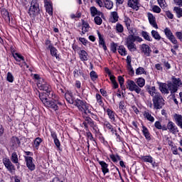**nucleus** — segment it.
<instances>
[{
	"label": "nucleus",
	"instance_id": "a18cd8bd",
	"mask_svg": "<svg viewBox=\"0 0 182 182\" xmlns=\"http://www.w3.org/2000/svg\"><path fill=\"white\" fill-rule=\"evenodd\" d=\"M104 126L108 129V130H110L112 133H114V129H113V126L110 124V122H105Z\"/></svg>",
	"mask_w": 182,
	"mask_h": 182
},
{
	"label": "nucleus",
	"instance_id": "bf43d9fd",
	"mask_svg": "<svg viewBox=\"0 0 182 182\" xmlns=\"http://www.w3.org/2000/svg\"><path fill=\"white\" fill-rule=\"evenodd\" d=\"M168 40L173 43V45H177L178 43V41H177V39L176 38V36H172Z\"/></svg>",
	"mask_w": 182,
	"mask_h": 182
},
{
	"label": "nucleus",
	"instance_id": "bb28decb",
	"mask_svg": "<svg viewBox=\"0 0 182 182\" xmlns=\"http://www.w3.org/2000/svg\"><path fill=\"white\" fill-rule=\"evenodd\" d=\"M96 99L100 106H101V107H103L104 110H106V108H105V103H103V97H102V95H100V94H96Z\"/></svg>",
	"mask_w": 182,
	"mask_h": 182
},
{
	"label": "nucleus",
	"instance_id": "a19ab883",
	"mask_svg": "<svg viewBox=\"0 0 182 182\" xmlns=\"http://www.w3.org/2000/svg\"><path fill=\"white\" fill-rule=\"evenodd\" d=\"M107 115L109 116V118L110 119V120H112V122H114V114H115L114 112H113L110 109H107Z\"/></svg>",
	"mask_w": 182,
	"mask_h": 182
},
{
	"label": "nucleus",
	"instance_id": "4468645a",
	"mask_svg": "<svg viewBox=\"0 0 182 182\" xmlns=\"http://www.w3.org/2000/svg\"><path fill=\"white\" fill-rule=\"evenodd\" d=\"M128 6L132 8V9H135V11H138L140 3H139V0H128Z\"/></svg>",
	"mask_w": 182,
	"mask_h": 182
},
{
	"label": "nucleus",
	"instance_id": "ddd939ff",
	"mask_svg": "<svg viewBox=\"0 0 182 182\" xmlns=\"http://www.w3.org/2000/svg\"><path fill=\"white\" fill-rule=\"evenodd\" d=\"M82 124L85 129H87L89 126H90V127H96V125H95V122H93V120H92V119L88 117H85V122L82 123Z\"/></svg>",
	"mask_w": 182,
	"mask_h": 182
},
{
	"label": "nucleus",
	"instance_id": "c85d7f7f",
	"mask_svg": "<svg viewBox=\"0 0 182 182\" xmlns=\"http://www.w3.org/2000/svg\"><path fill=\"white\" fill-rule=\"evenodd\" d=\"M148 92L149 93V95L151 96H152L153 97H156V96L157 95H160L159 92H157V91L156 90V87H151L148 88Z\"/></svg>",
	"mask_w": 182,
	"mask_h": 182
},
{
	"label": "nucleus",
	"instance_id": "cd10ccee",
	"mask_svg": "<svg viewBox=\"0 0 182 182\" xmlns=\"http://www.w3.org/2000/svg\"><path fill=\"white\" fill-rule=\"evenodd\" d=\"M78 54H79V56H80V59L81 60H87L88 55H87V53L85 50H80Z\"/></svg>",
	"mask_w": 182,
	"mask_h": 182
},
{
	"label": "nucleus",
	"instance_id": "3c124183",
	"mask_svg": "<svg viewBox=\"0 0 182 182\" xmlns=\"http://www.w3.org/2000/svg\"><path fill=\"white\" fill-rule=\"evenodd\" d=\"M116 29H117V31L119 33H122L124 31V28H123V26L120 23L117 24Z\"/></svg>",
	"mask_w": 182,
	"mask_h": 182
},
{
	"label": "nucleus",
	"instance_id": "5fc2aeb1",
	"mask_svg": "<svg viewBox=\"0 0 182 182\" xmlns=\"http://www.w3.org/2000/svg\"><path fill=\"white\" fill-rule=\"evenodd\" d=\"M124 22L127 28H129L132 23V20H130V18H129L128 17H124Z\"/></svg>",
	"mask_w": 182,
	"mask_h": 182
},
{
	"label": "nucleus",
	"instance_id": "72a5a7b5",
	"mask_svg": "<svg viewBox=\"0 0 182 182\" xmlns=\"http://www.w3.org/2000/svg\"><path fill=\"white\" fill-rule=\"evenodd\" d=\"M50 50V55L54 56L55 58H56V59H58V58H59L58 56V50L56 49V48H55L54 46H51L50 47V48H48Z\"/></svg>",
	"mask_w": 182,
	"mask_h": 182
},
{
	"label": "nucleus",
	"instance_id": "b1692460",
	"mask_svg": "<svg viewBox=\"0 0 182 182\" xmlns=\"http://www.w3.org/2000/svg\"><path fill=\"white\" fill-rule=\"evenodd\" d=\"M168 89L170 90L171 95H174L173 93L177 92V90H178L177 86H176L174 84H172L171 82L168 83Z\"/></svg>",
	"mask_w": 182,
	"mask_h": 182
},
{
	"label": "nucleus",
	"instance_id": "13d9d810",
	"mask_svg": "<svg viewBox=\"0 0 182 182\" xmlns=\"http://www.w3.org/2000/svg\"><path fill=\"white\" fill-rule=\"evenodd\" d=\"M111 50H112V52H113V53H116V52H117V43H113L111 45Z\"/></svg>",
	"mask_w": 182,
	"mask_h": 182
},
{
	"label": "nucleus",
	"instance_id": "6e6552de",
	"mask_svg": "<svg viewBox=\"0 0 182 182\" xmlns=\"http://www.w3.org/2000/svg\"><path fill=\"white\" fill-rule=\"evenodd\" d=\"M3 164L5 166L8 171H9V173H14V171H15V166L14 165V164H12L9 159H3Z\"/></svg>",
	"mask_w": 182,
	"mask_h": 182
},
{
	"label": "nucleus",
	"instance_id": "f704fd0d",
	"mask_svg": "<svg viewBox=\"0 0 182 182\" xmlns=\"http://www.w3.org/2000/svg\"><path fill=\"white\" fill-rule=\"evenodd\" d=\"M42 141H43V140H42L41 137L36 138L34 140V147L36 150L39 149V146H41V143H42Z\"/></svg>",
	"mask_w": 182,
	"mask_h": 182
},
{
	"label": "nucleus",
	"instance_id": "de8ad7c7",
	"mask_svg": "<svg viewBox=\"0 0 182 182\" xmlns=\"http://www.w3.org/2000/svg\"><path fill=\"white\" fill-rule=\"evenodd\" d=\"M111 16L113 18L112 23H116L117 21H119V16L117 15V12L113 11L111 13Z\"/></svg>",
	"mask_w": 182,
	"mask_h": 182
},
{
	"label": "nucleus",
	"instance_id": "20e7f679",
	"mask_svg": "<svg viewBox=\"0 0 182 182\" xmlns=\"http://www.w3.org/2000/svg\"><path fill=\"white\" fill-rule=\"evenodd\" d=\"M37 86L40 89V90H44V92H46V93H43L46 95V96H49V95H50V87L45 81H43V79H40L38 80ZM39 95H42V93H40Z\"/></svg>",
	"mask_w": 182,
	"mask_h": 182
},
{
	"label": "nucleus",
	"instance_id": "09e8293b",
	"mask_svg": "<svg viewBox=\"0 0 182 182\" xmlns=\"http://www.w3.org/2000/svg\"><path fill=\"white\" fill-rule=\"evenodd\" d=\"M65 99L67 102H68V103H70V105H73V103H75V101H73V98L68 93L65 94Z\"/></svg>",
	"mask_w": 182,
	"mask_h": 182
},
{
	"label": "nucleus",
	"instance_id": "a211bd4d",
	"mask_svg": "<svg viewBox=\"0 0 182 182\" xmlns=\"http://www.w3.org/2000/svg\"><path fill=\"white\" fill-rule=\"evenodd\" d=\"M44 4L46 12H48V14L50 15H53V9L52 8V4H50L48 0H45Z\"/></svg>",
	"mask_w": 182,
	"mask_h": 182
},
{
	"label": "nucleus",
	"instance_id": "8fccbe9b",
	"mask_svg": "<svg viewBox=\"0 0 182 182\" xmlns=\"http://www.w3.org/2000/svg\"><path fill=\"white\" fill-rule=\"evenodd\" d=\"M159 5L161 6L162 9H164L167 6V4L166 3V0H157Z\"/></svg>",
	"mask_w": 182,
	"mask_h": 182
},
{
	"label": "nucleus",
	"instance_id": "e2e57ef3",
	"mask_svg": "<svg viewBox=\"0 0 182 182\" xmlns=\"http://www.w3.org/2000/svg\"><path fill=\"white\" fill-rule=\"evenodd\" d=\"M175 35L178 38V39L182 41V31L176 32Z\"/></svg>",
	"mask_w": 182,
	"mask_h": 182
},
{
	"label": "nucleus",
	"instance_id": "9b49d317",
	"mask_svg": "<svg viewBox=\"0 0 182 182\" xmlns=\"http://www.w3.org/2000/svg\"><path fill=\"white\" fill-rule=\"evenodd\" d=\"M147 18L149 19V22L153 28H155V29H159V26H157V23L156 22V17L153 15L151 13L147 14Z\"/></svg>",
	"mask_w": 182,
	"mask_h": 182
},
{
	"label": "nucleus",
	"instance_id": "1a4fd4ad",
	"mask_svg": "<svg viewBox=\"0 0 182 182\" xmlns=\"http://www.w3.org/2000/svg\"><path fill=\"white\" fill-rule=\"evenodd\" d=\"M25 160L26 162V166L28 167V170H30V171H35L36 167L35 166V164H33V158L31 156H26Z\"/></svg>",
	"mask_w": 182,
	"mask_h": 182
},
{
	"label": "nucleus",
	"instance_id": "4c0bfd02",
	"mask_svg": "<svg viewBox=\"0 0 182 182\" xmlns=\"http://www.w3.org/2000/svg\"><path fill=\"white\" fill-rule=\"evenodd\" d=\"M151 33L152 37L154 38L156 41H160L161 39V36H160V34H159V32L152 30Z\"/></svg>",
	"mask_w": 182,
	"mask_h": 182
},
{
	"label": "nucleus",
	"instance_id": "2f4dec72",
	"mask_svg": "<svg viewBox=\"0 0 182 182\" xmlns=\"http://www.w3.org/2000/svg\"><path fill=\"white\" fill-rule=\"evenodd\" d=\"M146 85V80L143 77H139L136 80V85L139 87H143Z\"/></svg>",
	"mask_w": 182,
	"mask_h": 182
},
{
	"label": "nucleus",
	"instance_id": "774afa93",
	"mask_svg": "<svg viewBox=\"0 0 182 182\" xmlns=\"http://www.w3.org/2000/svg\"><path fill=\"white\" fill-rule=\"evenodd\" d=\"M176 5L178 6H182V0H173Z\"/></svg>",
	"mask_w": 182,
	"mask_h": 182
},
{
	"label": "nucleus",
	"instance_id": "680f3d73",
	"mask_svg": "<svg viewBox=\"0 0 182 182\" xmlns=\"http://www.w3.org/2000/svg\"><path fill=\"white\" fill-rule=\"evenodd\" d=\"M154 126L159 130H161L163 129V127L161 126V123L160 122H159V121H156L155 122Z\"/></svg>",
	"mask_w": 182,
	"mask_h": 182
},
{
	"label": "nucleus",
	"instance_id": "6e6d98bb",
	"mask_svg": "<svg viewBox=\"0 0 182 182\" xmlns=\"http://www.w3.org/2000/svg\"><path fill=\"white\" fill-rule=\"evenodd\" d=\"M6 79L8 82L12 83V82H14V75H12V73H8Z\"/></svg>",
	"mask_w": 182,
	"mask_h": 182
},
{
	"label": "nucleus",
	"instance_id": "a878e982",
	"mask_svg": "<svg viewBox=\"0 0 182 182\" xmlns=\"http://www.w3.org/2000/svg\"><path fill=\"white\" fill-rule=\"evenodd\" d=\"M142 133L146 140H151V137L150 136V133L149 132L147 127L142 126Z\"/></svg>",
	"mask_w": 182,
	"mask_h": 182
},
{
	"label": "nucleus",
	"instance_id": "c9c22d12",
	"mask_svg": "<svg viewBox=\"0 0 182 182\" xmlns=\"http://www.w3.org/2000/svg\"><path fill=\"white\" fill-rule=\"evenodd\" d=\"M104 3L105 5V8H107V9H113V1H112L110 0H105Z\"/></svg>",
	"mask_w": 182,
	"mask_h": 182
},
{
	"label": "nucleus",
	"instance_id": "393cba45",
	"mask_svg": "<svg viewBox=\"0 0 182 182\" xmlns=\"http://www.w3.org/2000/svg\"><path fill=\"white\" fill-rule=\"evenodd\" d=\"M141 159L144 163H149L150 164H153V161L154 160L150 155L141 156Z\"/></svg>",
	"mask_w": 182,
	"mask_h": 182
},
{
	"label": "nucleus",
	"instance_id": "0e129e2a",
	"mask_svg": "<svg viewBox=\"0 0 182 182\" xmlns=\"http://www.w3.org/2000/svg\"><path fill=\"white\" fill-rule=\"evenodd\" d=\"M54 143L57 149H60V141H59V139H58V138L54 139Z\"/></svg>",
	"mask_w": 182,
	"mask_h": 182
},
{
	"label": "nucleus",
	"instance_id": "c03bdc74",
	"mask_svg": "<svg viewBox=\"0 0 182 182\" xmlns=\"http://www.w3.org/2000/svg\"><path fill=\"white\" fill-rule=\"evenodd\" d=\"M146 72L143 67H139L136 70V75H146Z\"/></svg>",
	"mask_w": 182,
	"mask_h": 182
},
{
	"label": "nucleus",
	"instance_id": "864d4df0",
	"mask_svg": "<svg viewBox=\"0 0 182 182\" xmlns=\"http://www.w3.org/2000/svg\"><path fill=\"white\" fill-rule=\"evenodd\" d=\"M90 76L92 79V80H93V82H95V80H96V79H97V74L96 73V72H95L93 70L90 72Z\"/></svg>",
	"mask_w": 182,
	"mask_h": 182
},
{
	"label": "nucleus",
	"instance_id": "4be33fe9",
	"mask_svg": "<svg viewBox=\"0 0 182 182\" xmlns=\"http://www.w3.org/2000/svg\"><path fill=\"white\" fill-rule=\"evenodd\" d=\"M173 117L177 126H178L179 127H181V129H182V116L180 114H176L173 116Z\"/></svg>",
	"mask_w": 182,
	"mask_h": 182
},
{
	"label": "nucleus",
	"instance_id": "f257e3e1",
	"mask_svg": "<svg viewBox=\"0 0 182 182\" xmlns=\"http://www.w3.org/2000/svg\"><path fill=\"white\" fill-rule=\"evenodd\" d=\"M39 98L41 100L42 103L46 106V107H49V109H52L56 112V110L59 109V107L58 105H62V103L58 100V99L50 100L46 97L45 94H39Z\"/></svg>",
	"mask_w": 182,
	"mask_h": 182
},
{
	"label": "nucleus",
	"instance_id": "69168bd1",
	"mask_svg": "<svg viewBox=\"0 0 182 182\" xmlns=\"http://www.w3.org/2000/svg\"><path fill=\"white\" fill-rule=\"evenodd\" d=\"M166 15L167 18H168L169 19H173V18H174V16L170 11H166Z\"/></svg>",
	"mask_w": 182,
	"mask_h": 182
},
{
	"label": "nucleus",
	"instance_id": "f3484780",
	"mask_svg": "<svg viewBox=\"0 0 182 182\" xmlns=\"http://www.w3.org/2000/svg\"><path fill=\"white\" fill-rule=\"evenodd\" d=\"M1 14L4 19L6 21V22H11V18L9 17V13L8 12V10L2 9L1 10Z\"/></svg>",
	"mask_w": 182,
	"mask_h": 182
},
{
	"label": "nucleus",
	"instance_id": "dca6fc26",
	"mask_svg": "<svg viewBox=\"0 0 182 182\" xmlns=\"http://www.w3.org/2000/svg\"><path fill=\"white\" fill-rule=\"evenodd\" d=\"M90 14L91 16L92 17H95L96 15H97L98 16H101V18H105V14H103L101 11H99L95 6L90 7Z\"/></svg>",
	"mask_w": 182,
	"mask_h": 182
},
{
	"label": "nucleus",
	"instance_id": "f03ea898",
	"mask_svg": "<svg viewBox=\"0 0 182 182\" xmlns=\"http://www.w3.org/2000/svg\"><path fill=\"white\" fill-rule=\"evenodd\" d=\"M136 41V42H142L143 38L139 37V36H134L133 35H129L125 41V45L127 46V48L130 52H134L137 50V47L136 46V44L134 42Z\"/></svg>",
	"mask_w": 182,
	"mask_h": 182
},
{
	"label": "nucleus",
	"instance_id": "7c9ffc66",
	"mask_svg": "<svg viewBox=\"0 0 182 182\" xmlns=\"http://www.w3.org/2000/svg\"><path fill=\"white\" fill-rule=\"evenodd\" d=\"M98 36L100 39V46H102L104 50H107V47L106 46L105 40L103 39V38H102V35H100V33H98Z\"/></svg>",
	"mask_w": 182,
	"mask_h": 182
},
{
	"label": "nucleus",
	"instance_id": "58836bf2",
	"mask_svg": "<svg viewBox=\"0 0 182 182\" xmlns=\"http://www.w3.org/2000/svg\"><path fill=\"white\" fill-rule=\"evenodd\" d=\"M11 161L14 163V164H18L19 160L18 159V154H16V152H14L11 154Z\"/></svg>",
	"mask_w": 182,
	"mask_h": 182
},
{
	"label": "nucleus",
	"instance_id": "2eb2a0df",
	"mask_svg": "<svg viewBox=\"0 0 182 182\" xmlns=\"http://www.w3.org/2000/svg\"><path fill=\"white\" fill-rule=\"evenodd\" d=\"M13 57L14 58L15 60H16V62H21V60H22L23 65L26 66V68H29V65H28L26 62H25V58L22 56V55H21L20 53H13Z\"/></svg>",
	"mask_w": 182,
	"mask_h": 182
},
{
	"label": "nucleus",
	"instance_id": "f8f14e48",
	"mask_svg": "<svg viewBox=\"0 0 182 182\" xmlns=\"http://www.w3.org/2000/svg\"><path fill=\"white\" fill-rule=\"evenodd\" d=\"M141 50L145 56H150V54L151 53V48L150 46H149V45L144 43L142 44L141 46Z\"/></svg>",
	"mask_w": 182,
	"mask_h": 182
},
{
	"label": "nucleus",
	"instance_id": "0eeeda50",
	"mask_svg": "<svg viewBox=\"0 0 182 182\" xmlns=\"http://www.w3.org/2000/svg\"><path fill=\"white\" fill-rule=\"evenodd\" d=\"M39 13V3L38 0H32L31 2V6L28 10V14L30 16H35L36 14Z\"/></svg>",
	"mask_w": 182,
	"mask_h": 182
},
{
	"label": "nucleus",
	"instance_id": "49530a36",
	"mask_svg": "<svg viewBox=\"0 0 182 182\" xmlns=\"http://www.w3.org/2000/svg\"><path fill=\"white\" fill-rule=\"evenodd\" d=\"M173 10L175 11L178 18H181L182 9L180 7H174Z\"/></svg>",
	"mask_w": 182,
	"mask_h": 182
},
{
	"label": "nucleus",
	"instance_id": "e433bc0d",
	"mask_svg": "<svg viewBox=\"0 0 182 182\" xmlns=\"http://www.w3.org/2000/svg\"><path fill=\"white\" fill-rule=\"evenodd\" d=\"M141 36L144 37V39H145V41H148L149 42H151V37L150 36L149 33H147V31H142L141 32Z\"/></svg>",
	"mask_w": 182,
	"mask_h": 182
},
{
	"label": "nucleus",
	"instance_id": "603ef678",
	"mask_svg": "<svg viewBox=\"0 0 182 182\" xmlns=\"http://www.w3.org/2000/svg\"><path fill=\"white\" fill-rule=\"evenodd\" d=\"M94 21L96 23V25H102L103 20H102V18H100V16H95L94 18Z\"/></svg>",
	"mask_w": 182,
	"mask_h": 182
},
{
	"label": "nucleus",
	"instance_id": "338daca9",
	"mask_svg": "<svg viewBox=\"0 0 182 182\" xmlns=\"http://www.w3.org/2000/svg\"><path fill=\"white\" fill-rule=\"evenodd\" d=\"M119 109H120L121 110H123L124 109V102L123 101L119 102Z\"/></svg>",
	"mask_w": 182,
	"mask_h": 182
},
{
	"label": "nucleus",
	"instance_id": "79ce46f5",
	"mask_svg": "<svg viewBox=\"0 0 182 182\" xmlns=\"http://www.w3.org/2000/svg\"><path fill=\"white\" fill-rule=\"evenodd\" d=\"M172 84L178 88L182 85L181 80L180 78H173Z\"/></svg>",
	"mask_w": 182,
	"mask_h": 182
},
{
	"label": "nucleus",
	"instance_id": "6ab92c4d",
	"mask_svg": "<svg viewBox=\"0 0 182 182\" xmlns=\"http://www.w3.org/2000/svg\"><path fill=\"white\" fill-rule=\"evenodd\" d=\"M159 89L161 93H164L166 95H168L169 91H168V84L166 83H160L159 84Z\"/></svg>",
	"mask_w": 182,
	"mask_h": 182
},
{
	"label": "nucleus",
	"instance_id": "c756f323",
	"mask_svg": "<svg viewBox=\"0 0 182 182\" xmlns=\"http://www.w3.org/2000/svg\"><path fill=\"white\" fill-rule=\"evenodd\" d=\"M144 117H145V119H146V120H149V122H151V123L154 122V117L151 116V114L147 111H145L144 112Z\"/></svg>",
	"mask_w": 182,
	"mask_h": 182
},
{
	"label": "nucleus",
	"instance_id": "7ed1b4c3",
	"mask_svg": "<svg viewBox=\"0 0 182 182\" xmlns=\"http://www.w3.org/2000/svg\"><path fill=\"white\" fill-rule=\"evenodd\" d=\"M75 105L77 106V107H78L79 111L81 112L82 114H89V113H90L89 105L82 100L77 99L75 101Z\"/></svg>",
	"mask_w": 182,
	"mask_h": 182
},
{
	"label": "nucleus",
	"instance_id": "412c9836",
	"mask_svg": "<svg viewBox=\"0 0 182 182\" xmlns=\"http://www.w3.org/2000/svg\"><path fill=\"white\" fill-rule=\"evenodd\" d=\"M89 29H90L89 23H86L85 21H82L81 35H85L86 32H89Z\"/></svg>",
	"mask_w": 182,
	"mask_h": 182
},
{
	"label": "nucleus",
	"instance_id": "37998d69",
	"mask_svg": "<svg viewBox=\"0 0 182 182\" xmlns=\"http://www.w3.org/2000/svg\"><path fill=\"white\" fill-rule=\"evenodd\" d=\"M11 142L13 144V146H16V144H18V146H19L21 144V141L16 136H13L11 138Z\"/></svg>",
	"mask_w": 182,
	"mask_h": 182
},
{
	"label": "nucleus",
	"instance_id": "aec40b11",
	"mask_svg": "<svg viewBox=\"0 0 182 182\" xmlns=\"http://www.w3.org/2000/svg\"><path fill=\"white\" fill-rule=\"evenodd\" d=\"M107 73L109 76V79L113 85L114 89H117V87H119V84H117V82H116L114 75H112V73H110V71L109 70H107Z\"/></svg>",
	"mask_w": 182,
	"mask_h": 182
},
{
	"label": "nucleus",
	"instance_id": "9d476101",
	"mask_svg": "<svg viewBox=\"0 0 182 182\" xmlns=\"http://www.w3.org/2000/svg\"><path fill=\"white\" fill-rule=\"evenodd\" d=\"M167 129L171 133H172V134H177V133H178L177 126H176V124L171 121L168 123Z\"/></svg>",
	"mask_w": 182,
	"mask_h": 182
},
{
	"label": "nucleus",
	"instance_id": "473e14b6",
	"mask_svg": "<svg viewBox=\"0 0 182 182\" xmlns=\"http://www.w3.org/2000/svg\"><path fill=\"white\" fill-rule=\"evenodd\" d=\"M118 52L121 56H126L127 55V51H126V48L123 46H120L118 48Z\"/></svg>",
	"mask_w": 182,
	"mask_h": 182
},
{
	"label": "nucleus",
	"instance_id": "5701e85b",
	"mask_svg": "<svg viewBox=\"0 0 182 182\" xmlns=\"http://www.w3.org/2000/svg\"><path fill=\"white\" fill-rule=\"evenodd\" d=\"M99 164L101 165L102 173L104 174H106V173H109V168H107L109 167V165H107L106 162H105L104 161H99Z\"/></svg>",
	"mask_w": 182,
	"mask_h": 182
},
{
	"label": "nucleus",
	"instance_id": "ea45409f",
	"mask_svg": "<svg viewBox=\"0 0 182 182\" xmlns=\"http://www.w3.org/2000/svg\"><path fill=\"white\" fill-rule=\"evenodd\" d=\"M164 33L168 39L171 38L172 36H174L173 35V32H171V30H170V28H166L164 29Z\"/></svg>",
	"mask_w": 182,
	"mask_h": 182
},
{
	"label": "nucleus",
	"instance_id": "4d7b16f0",
	"mask_svg": "<svg viewBox=\"0 0 182 182\" xmlns=\"http://www.w3.org/2000/svg\"><path fill=\"white\" fill-rule=\"evenodd\" d=\"M152 11L155 14H160V12H161V9H160L159 6H154L152 8Z\"/></svg>",
	"mask_w": 182,
	"mask_h": 182
},
{
	"label": "nucleus",
	"instance_id": "052dcab7",
	"mask_svg": "<svg viewBox=\"0 0 182 182\" xmlns=\"http://www.w3.org/2000/svg\"><path fill=\"white\" fill-rule=\"evenodd\" d=\"M118 82L121 86V87H123V85H124V78L122 76L118 77Z\"/></svg>",
	"mask_w": 182,
	"mask_h": 182
},
{
	"label": "nucleus",
	"instance_id": "423d86ee",
	"mask_svg": "<svg viewBox=\"0 0 182 182\" xmlns=\"http://www.w3.org/2000/svg\"><path fill=\"white\" fill-rule=\"evenodd\" d=\"M154 103V107L155 109H163V106H164V99L161 94H156L155 97L152 99Z\"/></svg>",
	"mask_w": 182,
	"mask_h": 182
},
{
	"label": "nucleus",
	"instance_id": "39448f33",
	"mask_svg": "<svg viewBox=\"0 0 182 182\" xmlns=\"http://www.w3.org/2000/svg\"><path fill=\"white\" fill-rule=\"evenodd\" d=\"M127 89L130 92H136L137 95H140V93H141V88H140V87H139V85L132 80H128L127 81Z\"/></svg>",
	"mask_w": 182,
	"mask_h": 182
}]
</instances>
